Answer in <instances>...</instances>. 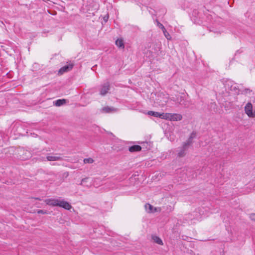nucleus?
<instances>
[{
  "instance_id": "4be33fe9",
  "label": "nucleus",
  "mask_w": 255,
  "mask_h": 255,
  "mask_svg": "<svg viewBox=\"0 0 255 255\" xmlns=\"http://www.w3.org/2000/svg\"><path fill=\"white\" fill-rule=\"evenodd\" d=\"M250 217L252 220L255 221V213L251 214Z\"/></svg>"
},
{
  "instance_id": "423d86ee",
  "label": "nucleus",
  "mask_w": 255,
  "mask_h": 255,
  "mask_svg": "<svg viewBox=\"0 0 255 255\" xmlns=\"http://www.w3.org/2000/svg\"><path fill=\"white\" fill-rule=\"evenodd\" d=\"M58 202L59 205L58 206L63 208L66 210H69L72 208L71 205L67 201L59 200Z\"/></svg>"
},
{
  "instance_id": "39448f33",
  "label": "nucleus",
  "mask_w": 255,
  "mask_h": 255,
  "mask_svg": "<svg viewBox=\"0 0 255 255\" xmlns=\"http://www.w3.org/2000/svg\"><path fill=\"white\" fill-rule=\"evenodd\" d=\"M73 64H69L68 65L64 66L59 69L58 71L59 74L61 75L65 72H67L71 70L73 67Z\"/></svg>"
},
{
  "instance_id": "393cba45",
  "label": "nucleus",
  "mask_w": 255,
  "mask_h": 255,
  "mask_svg": "<svg viewBox=\"0 0 255 255\" xmlns=\"http://www.w3.org/2000/svg\"><path fill=\"white\" fill-rule=\"evenodd\" d=\"M167 98H166L165 99V100L163 101V103H162L161 104V105H164V103H166L167 102Z\"/></svg>"
},
{
  "instance_id": "5701e85b",
  "label": "nucleus",
  "mask_w": 255,
  "mask_h": 255,
  "mask_svg": "<svg viewBox=\"0 0 255 255\" xmlns=\"http://www.w3.org/2000/svg\"><path fill=\"white\" fill-rule=\"evenodd\" d=\"M88 179V178H85L82 179L81 180L80 185H84V183H86V182L87 181Z\"/></svg>"
},
{
  "instance_id": "b1692460",
  "label": "nucleus",
  "mask_w": 255,
  "mask_h": 255,
  "mask_svg": "<svg viewBox=\"0 0 255 255\" xmlns=\"http://www.w3.org/2000/svg\"><path fill=\"white\" fill-rule=\"evenodd\" d=\"M158 25L159 26V27H160L161 28V29L162 30V26H163V25L162 24H161V23H160L159 22H158Z\"/></svg>"
},
{
  "instance_id": "9d476101",
  "label": "nucleus",
  "mask_w": 255,
  "mask_h": 255,
  "mask_svg": "<svg viewBox=\"0 0 255 255\" xmlns=\"http://www.w3.org/2000/svg\"><path fill=\"white\" fill-rule=\"evenodd\" d=\"M58 199H48L46 201V204L52 206H58L59 205Z\"/></svg>"
},
{
  "instance_id": "0eeeda50",
  "label": "nucleus",
  "mask_w": 255,
  "mask_h": 255,
  "mask_svg": "<svg viewBox=\"0 0 255 255\" xmlns=\"http://www.w3.org/2000/svg\"><path fill=\"white\" fill-rule=\"evenodd\" d=\"M58 154L56 153L54 155H48L46 157V159L48 161L62 160V158L60 156H58Z\"/></svg>"
},
{
  "instance_id": "f257e3e1",
  "label": "nucleus",
  "mask_w": 255,
  "mask_h": 255,
  "mask_svg": "<svg viewBox=\"0 0 255 255\" xmlns=\"http://www.w3.org/2000/svg\"><path fill=\"white\" fill-rule=\"evenodd\" d=\"M193 138L192 135L189 137L187 142H184L183 146L181 147L178 156L179 157H184L186 155V151L188 149L189 145L192 143L191 139Z\"/></svg>"
},
{
  "instance_id": "4468645a",
  "label": "nucleus",
  "mask_w": 255,
  "mask_h": 255,
  "mask_svg": "<svg viewBox=\"0 0 255 255\" xmlns=\"http://www.w3.org/2000/svg\"><path fill=\"white\" fill-rule=\"evenodd\" d=\"M66 102V100L65 99H59L55 101V105L56 106H61L64 104H65Z\"/></svg>"
},
{
  "instance_id": "dca6fc26",
  "label": "nucleus",
  "mask_w": 255,
  "mask_h": 255,
  "mask_svg": "<svg viewBox=\"0 0 255 255\" xmlns=\"http://www.w3.org/2000/svg\"><path fill=\"white\" fill-rule=\"evenodd\" d=\"M162 31L164 33L165 37L167 38V39L171 40V36H170L169 33L167 31L164 26H162Z\"/></svg>"
},
{
  "instance_id": "bb28decb",
  "label": "nucleus",
  "mask_w": 255,
  "mask_h": 255,
  "mask_svg": "<svg viewBox=\"0 0 255 255\" xmlns=\"http://www.w3.org/2000/svg\"><path fill=\"white\" fill-rule=\"evenodd\" d=\"M36 200H40V199L39 198H36Z\"/></svg>"
},
{
  "instance_id": "aec40b11",
  "label": "nucleus",
  "mask_w": 255,
  "mask_h": 255,
  "mask_svg": "<svg viewBox=\"0 0 255 255\" xmlns=\"http://www.w3.org/2000/svg\"><path fill=\"white\" fill-rule=\"evenodd\" d=\"M252 92V90H250V89L249 88H246L245 89L243 92H242V93L243 94H248V93H250Z\"/></svg>"
},
{
  "instance_id": "f03ea898",
  "label": "nucleus",
  "mask_w": 255,
  "mask_h": 255,
  "mask_svg": "<svg viewBox=\"0 0 255 255\" xmlns=\"http://www.w3.org/2000/svg\"><path fill=\"white\" fill-rule=\"evenodd\" d=\"M173 101L179 103V105L184 106V107H188V101H186L184 99V96L182 95H178L175 98L174 97L172 98V99Z\"/></svg>"
},
{
  "instance_id": "a878e982",
  "label": "nucleus",
  "mask_w": 255,
  "mask_h": 255,
  "mask_svg": "<svg viewBox=\"0 0 255 255\" xmlns=\"http://www.w3.org/2000/svg\"><path fill=\"white\" fill-rule=\"evenodd\" d=\"M108 17H109V16H108V15L107 16H105V17H104V20H105V21H107V19H108Z\"/></svg>"
},
{
  "instance_id": "a211bd4d",
  "label": "nucleus",
  "mask_w": 255,
  "mask_h": 255,
  "mask_svg": "<svg viewBox=\"0 0 255 255\" xmlns=\"http://www.w3.org/2000/svg\"><path fill=\"white\" fill-rule=\"evenodd\" d=\"M145 208L146 210L150 213V212H152V210L153 209V206L151 205H150V204L146 203L145 205Z\"/></svg>"
},
{
  "instance_id": "6e6552de",
  "label": "nucleus",
  "mask_w": 255,
  "mask_h": 255,
  "mask_svg": "<svg viewBox=\"0 0 255 255\" xmlns=\"http://www.w3.org/2000/svg\"><path fill=\"white\" fill-rule=\"evenodd\" d=\"M117 111V109L114 108V107H105L102 109V112L104 113H113V112H116Z\"/></svg>"
},
{
  "instance_id": "6ab92c4d",
  "label": "nucleus",
  "mask_w": 255,
  "mask_h": 255,
  "mask_svg": "<svg viewBox=\"0 0 255 255\" xmlns=\"http://www.w3.org/2000/svg\"><path fill=\"white\" fill-rule=\"evenodd\" d=\"M85 163H92L94 160L92 158H85L83 160Z\"/></svg>"
},
{
  "instance_id": "1a4fd4ad",
  "label": "nucleus",
  "mask_w": 255,
  "mask_h": 255,
  "mask_svg": "<svg viewBox=\"0 0 255 255\" xmlns=\"http://www.w3.org/2000/svg\"><path fill=\"white\" fill-rule=\"evenodd\" d=\"M170 116V121H178L181 120L182 119V115L179 114H171Z\"/></svg>"
},
{
  "instance_id": "f3484780",
  "label": "nucleus",
  "mask_w": 255,
  "mask_h": 255,
  "mask_svg": "<svg viewBox=\"0 0 255 255\" xmlns=\"http://www.w3.org/2000/svg\"><path fill=\"white\" fill-rule=\"evenodd\" d=\"M152 239L154 240V242L159 244V245H163V242L161 239L156 236H152Z\"/></svg>"
},
{
  "instance_id": "2eb2a0df",
  "label": "nucleus",
  "mask_w": 255,
  "mask_h": 255,
  "mask_svg": "<svg viewBox=\"0 0 255 255\" xmlns=\"http://www.w3.org/2000/svg\"><path fill=\"white\" fill-rule=\"evenodd\" d=\"M147 114L149 116H151L154 117L159 118L160 115V113L154 112V111H148Z\"/></svg>"
},
{
  "instance_id": "ddd939ff",
  "label": "nucleus",
  "mask_w": 255,
  "mask_h": 255,
  "mask_svg": "<svg viewBox=\"0 0 255 255\" xmlns=\"http://www.w3.org/2000/svg\"><path fill=\"white\" fill-rule=\"evenodd\" d=\"M170 113H160V118L162 119L169 120L170 119Z\"/></svg>"
},
{
  "instance_id": "9b49d317",
  "label": "nucleus",
  "mask_w": 255,
  "mask_h": 255,
  "mask_svg": "<svg viewBox=\"0 0 255 255\" xmlns=\"http://www.w3.org/2000/svg\"><path fill=\"white\" fill-rule=\"evenodd\" d=\"M141 150V147L138 145H134L129 147L128 150L130 152H137Z\"/></svg>"
},
{
  "instance_id": "f8f14e48",
  "label": "nucleus",
  "mask_w": 255,
  "mask_h": 255,
  "mask_svg": "<svg viewBox=\"0 0 255 255\" xmlns=\"http://www.w3.org/2000/svg\"><path fill=\"white\" fill-rule=\"evenodd\" d=\"M116 44L119 48H124L125 47L124 41L122 39H118L116 41Z\"/></svg>"
},
{
  "instance_id": "412c9836",
  "label": "nucleus",
  "mask_w": 255,
  "mask_h": 255,
  "mask_svg": "<svg viewBox=\"0 0 255 255\" xmlns=\"http://www.w3.org/2000/svg\"><path fill=\"white\" fill-rule=\"evenodd\" d=\"M37 212L38 214H45L47 213V211L44 210H38Z\"/></svg>"
},
{
  "instance_id": "20e7f679",
  "label": "nucleus",
  "mask_w": 255,
  "mask_h": 255,
  "mask_svg": "<svg viewBox=\"0 0 255 255\" xmlns=\"http://www.w3.org/2000/svg\"><path fill=\"white\" fill-rule=\"evenodd\" d=\"M110 89V84L109 82H106L102 84L101 86V88L100 89V94L102 96L106 95L109 90Z\"/></svg>"
},
{
  "instance_id": "7ed1b4c3",
  "label": "nucleus",
  "mask_w": 255,
  "mask_h": 255,
  "mask_svg": "<svg viewBox=\"0 0 255 255\" xmlns=\"http://www.w3.org/2000/svg\"><path fill=\"white\" fill-rule=\"evenodd\" d=\"M245 112L249 117H255V114L253 112V105L251 102H248L245 106Z\"/></svg>"
}]
</instances>
